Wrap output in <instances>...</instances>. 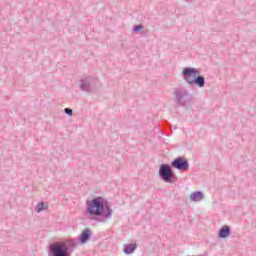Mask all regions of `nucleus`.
<instances>
[{
	"instance_id": "obj_1",
	"label": "nucleus",
	"mask_w": 256,
	"mask_h": 256,
	"mask_svg": "<svg viewBox=\"0 0 256 256\" xmlns=\"http://www.w3.org/2000/svg\"><path fill=\"white\" fill-rule=\"evenodd\" d=\"M106 211V214L104 215ZM87 213L89 215H94L95 217H105V219L95 218L94 221H102L105 223L106 219H111L113 215V209L109 205L105 204V199L103 197H96L88 201Z\"/></svg>"
},
{
	"instance_id": "obj_2",
	"label": "nucleus",
	"mask_w": 256,
	"mask_h": 256,
	"mask_svg": "<svg viewBox=\"0 0 256 256\" xmlns=\"http://www.w3.org/2000/svg\"><path fill=\"white\" fill-rule=\"evenodd\" d=\"M199 69L194 67H185L182 69L181 77L185 80L187 85L193 87H199V89H203L205 87V76L199 74Z\"/></svg>"
},
{
	"instance_id": "obj_3",
	"label": "nucleus",
	"mask_w": 256,
	"mask_h": 256,
	"mask_svg": "<svg viewBox=\"0 0 256 256\" xmlns=\"http://www.w3.org/2000/svg\"><path fill=\"white\" fill-rule=\"evenodd\" d=\"M77 247V241L66 240L64 242H55L49 245L51 256H71V253Z\"/></svg>"
},
{
	"instance_id": "obj_4",
	"label": "nucleus",
	"mask_w": 256,
	"mask_h": 256,
	"mask_svg": "<svg viewBox=\"0 0 256 256\" xmlns=\"http://www.w3.org/2000/svg\"><path fill=\"white\" fill-rule=\"evenodd\" d=\"M173 95L175 103L178 105V107H189V105H191L193 102V95L189 93V90L183 86L175 87L173 90Z\"/></svg>"
},
{
	"instance_id": "obj_5",
	"label": "nucleus",
	"mask_w": 256,
	"mask_h": 256,
	"mask_svg": "<svg viewBox=\"0 0 256 256\" xmlns=\"http://www.w3.org/2000/svg\"><path fill=\"white\" fill-rule=\"evenodd\" d=\"M159 176L165 183H173V170L169 164H162L159 169Z\"/></svg>"
},
{
	"instance_id": "obj_6",
	"label": "nucleus",
	"mask_w": 256,
	"mask_h": 256,
	"mask_svg": "<svg viewBox=\"0 0 256 256\" xmlns=\"http://www.w3.org/2000/svg\"><path fill=\"white\" fill-rule=\"evenodd\" d=\"M96 81L97 80L92 76H87L86 78L81 79L80 80L81 91H85L86 93H91L93 89V85H95Z\"/></svg>"
},
{
	"instance_id": "obj_7",
	"label": "nucleus",
	"mask_w": 256,
	"mask_h": 256,
	"mask_svg": "<svg viewBox=\"0 0 256 256\" xmlns=\"http://www.w3.org/2000/svg\"><path fill=\"white\" fill-rule=\"evenodd\" d=\"M171 167L178 171H187L189 169V161L184 157H178L171 162Z\"/></svg>"
},
{
	"instance_id": "obj_8",
	"label": "nucleus",
	"mask_w": 256,
	"mask_h": 256,
	"mask_svg": "<svg viewBox=\"0 0 256 256\" xmlns=\"http://www.w3.org/2000/svg\"><path fill=\"white\" fill-rule=\"evenodd\" d=\"M91 239V229L87 228L79 236L78 241L82 244L85 245L87 243V240Z\"/></svg>"
},
{
	"instance_id": "obj_9",
	"label": "nucleus",
	"mask_w": 256,
	"mask_h": 256,
	"mask_svg": "<svg viewBox=\"0 0 256 256\" xmlns=\"http://www.w3.org/2000/svg\"><path fill=\"white\" fill-rule=\"evenodd\" d=\"M231 235V228L229 226H223L218 233L219 239H226V237H229Z\"/></svg>"
},
{
	"instance_id": "obj_10",
	"label": "nucleus",
	"mask_w": 256,
	"mask_h": 256,
	"mask_svg": "<svg viewBox=\"0 0 256 256\" xmlns=\"http://www.w3.org/2000/svg\"><path fill=\"white\" fill-rule=\"evenodd\" d=\"M136 250H137V243H131V244L124 245L125 255H131V254L135 253Z\"/></svg>"
},
{
	"instance_id": "obj_11",
	"label": "nucleus",
	"mask_w": 256,
	"mask_h": 256,
	"mask_svg": "<svg viewBox=\"0 0 256 256\" xmlns=\"http://www.w3.org/2000/svg\"><path fill=\"white\" fill-rule=\"evenodd\" d=\"M190 199L194 202L203 201V199H205V195L201 191H195L190 195Z\"/></svg>"
},
{
	"instance_id": "obj_12",
	"label": "nucleus",
	"mask_w": 256,
	"mask_h": 256,
	"mask_svg": "<svg viewBox=\"0 0 256 256\" xmlns=\"http://www.w3.org/2000/svg\"><path fill=\"white\" fill-rule=\"evenodd\" d=\"M45 209V202H40L37 204L35 211L37 213H41V211H43Z\"/></svg>"
},
{
	"instance_id": "obj_13",
	"label": "nucleus",
	"mask_w": 256,
	"mask_h": 256,
	"mask_svg": "<svg viewBox=\"0 0 256 256\" xmlns=\"http://www.w3.org/2000/svg\"><path fill=\"white\" fill-rule=\"evenodd\" d=\"M143 29V25H135L133 28L134 33H139Z\"/></svg>"
},
{
	"instance_id": "obj_14",
	"label": "nucleus",
	"mask_w": 256,
	"mask_h": 256,
	"mask_svg": "<svg viewBox=\"0 0 256 256\" xmlns=\"http://www.w3.org/2000/svg\"><path fill=\"white\" fill-rule=\"evenodd\" d=\"M64 112L66 113V115H68L69 117H71V115H73V110L71 108H65Z\"/></svg>"
}]
</instances>
